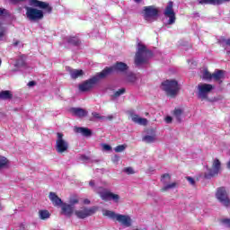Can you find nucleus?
Listing matches in <instances>:
<instances>
[{"instance_id":"aec40b11","label":"nucleus","mask_w":230,"mask_h":230,"mask_svg":"<svg viewBox=\"0 0 230 230\" xmlns=\"http://www.w3.org/2000/svg\"><path fill=\"white\" fill-rule=\"evenodd\" d=\"M227 1L230 0H200L199 4H213L214 6H217L218 4H223Z\"/></svg>"},{"instance_id":"7c9ffc66","label":"nucleus","mask_w":230,"mask_h":230,"mask_svg":"<svg viewBox=\"0 0 230 230\" xmlns=\"http://www.w3.org/2000/svg\"><path fill=\"white\" fill-rule=\"evenodd\" d=\"M129 118L131 119L133 123H137V124L139 122V119L141 117H139V115L134 113L133 111H129Z\"/></svg>"},{"instance_id":"4c0bfd02","label":"nucleus","mask_w":230,"mask_h":230,"mask_svg":"<svg viewBox=\"0 0 230 230\" xmlns=\"http://www.w3.org/2000/svg\"><path fill=\"white\" fill-rule=\"evenodd\" d=\"M137 125H142L143 127H146V125H148V119L140 117V119H138V123H137Z\"/></svg>"},{"instance_id":"2eb2a0df","label":"nucleus","mask_w":230,"mask_h":230,"mask_svg":"<svg viewBox=\"0 0 230 230\" xmlns=\"http://www.w3.org/2000/svg\"><path fill=\"white\" fill-rule=\"evenodd\" d=\"M30 5L41 8L42 10H45L46 13H51L53 10V8L49 6V3L39 1V0H30Z\"/></svg>"},{"instance_id":"423d86ee","label":"nucleus","mask_w":230,"mask_h":230,"mask_svg":"<svg viewBox=\"0 0 230 230\" xmlns=\"http://www.w3.org/2000/svg\"><path fill=\"white\" fill-rule=\"evenodd\" d=\"M142 13L146 22H154L159 17V9L154 5L145 6Z\"/></svg>"},{"instance_id":"f704fd0d","label":"nucleus","mask_w":230,"mask_h":230,"mask_svg":"<svg viewBox=\"0 0 230 230\" xmlns=\"http://www.w3.org/2000/svg\"><path fill=\"white\" fill-rule=\"evenodd\" d=\"M124 173H127V175H134L136 172H134V169L132 167H126L123 169Z\"/></svg>"},{"instance_id":"3c124183","label":"nucleus","mask_w":230,"mask_h":230,"mask_svg":"<svg viewBox=\"0 0 230 230\" xmlns=\"http://www.w3.org/2000/svg\"><path fill=\"white\" fill-rule=\"evenodd\" d=\"M114 119V116H112V115H109L108 117H105V119Z\"/></svg>"},{"instance_id":"cd10ccee","label":"nucleus","mask_w":230,"mask_h":230,"mask_svg":"<svg viewBox=\"0 0 230 230\" xmlns=\"http://www.w3.org/2000/svg\"><path fill=\"white\" fill-rule=\"evenodd\" d=\"M51 217V214L48 210H40L39 211V217L40 220H48Z\"/></svg>"},{"instance_id":"4468645a","label":"nucleus","mask_w":230,"mask_h":230,"mask_svg":"<svg viewBox=\"0 0 230 230\" xmlns=\"http://www.w3.org/2000/svg\"><path fill=\"white\" fill-rule=\"evenodd\" d=\"M120 226L123 227H131L132 226V217L128 215L117 214L115 219Z\"/></svg>"},{"instance_id":"a18cd8bd","label":"nucleus","mask_w":230,"mask_h":230,"mask_svg":"<svg viewBox=\"0 0 230 230\" xmlns=\"http://www.w3.org/2000/svg\"><path fill=\"white\" fill-rule=\"evenodd\" d=\"M187 181L191 184L192 186L195 185V180L191 177H187Z\"/></svg>"},{"instance_id":"7ed1b4c3","label":"nucleus","mask_w":230,"mask_h":230,"mask_svg":"<svg viewBox=\"0 0 230 230\" xmlns=\"http://www.w3.org/2000/svg\"><path fill=\"white\" fill-rule=\"evenodd\" d=\"M163 91H164L167 96H171V98H175L179 93V83L176 80H166L162 83L161 85Z\"/></svg>"},{"instance_id":"412c9836","label":"nucleus","mask_w":230,"mask_h":230,"mask_svg":"<svg viewBox=\"0 0 230 230\" xmlns=\"http://www.w3.org/2000/svg\"><path fill=\"white\" fill-rule=\"evenodd\" d=\"M75 132L77 134H82V136H84L85 137H90V136L93 135L91 129L87 128H75Z\"/></svg>"},{"instance_id":"0eeeda50","label":"nucleus","mask_w":230,"mask_h":230,"mask_svg":"<svg viewBox=\"0 0 230 230\" xmlns=\"http://www.w3.org/2000/svg\"><path fill=\"white\" fill-rule=\"evenodd\" d=\"M68 150L69 142L64 138V135L62 133H57L56 152H58V154H67Z\"/></svg>"},{"instance_id":"f257e3e1","label":"nucleus","mask_w":230,"mask_h":230,"mask_svg":"<svg viewBox=\"0 0 230 230\" xmlns=\"http://www.w3.org/2000/svg\"><path fill=\"white\" fill-rule=\"evenodd\" d=\"M89 186L94 190L95 192L98 193L102 200H105V202H109L112 200L114 204H119V200H121V197L114 192L109 190V189H105L102 187H95L94 181H90Z\"/></svg>"},{"instance_id":"20e7f679","label":"nucleus","mask_w":230,"mask_h":230,"mask_svg":"<svg viewBox=\"0 0 230 230\" xmlns=\"http://www.w3.org/2000/svg\"><path fill=\"white\" fill-rule=\"evenodd\" d=\"M205 179H210V177H217L220 172H222V162L218 158H214L212 161L211 168L205 166Z\"/></svg>"},{"instance_id":"9b49d317","label":"nucleus","mask_w":230,"mask_h":230,"mask_svg":"<svg viewBox=\"0 0 230 230\" xmlns=\"http://www.w3.org/2000/svg\"><path fill=\"white\" fill-rule=\"evenodd\" d=\"M216 198L219 202L222 203L223 206H226V208H229L230 199H229V196L227 195V190H226V188L224 187L218 188L216 192Z\"/></svg>"},{"instance_id":"09e8293b","label":"nucleus","mask_w":230,"mask_h":230,"mask_svg":"<svg viewBox=\"0 0 230 230\" xmlns=\"http://www.w3.org/2000/svg\"><path fill=\"white\" fill-rule=\"evenodd\" d=\"M24 0H10L11 3H13V4H17V3H21Z\"/></svg>"},{"instance_id":"e433bc0d","label":"nucleus","mask_w":230,"mask_h":230,"mask_svg":"<svg viewBox=\"0 0 230 230\" xmlns=\"http://www.w3.org/2000/svg\"><path fill=\"white\" fill-rule=\"evenodd\" d=\"M78 204V197L73 196L69 199V205L74 207L75 205Z\"/></svg>"},{"instance_id":"864d4df0","label":"nucleus","mask_w":230,"mask_h":230,"mask_svg":"<svg viewBox=\"0 0 230 230\" xmlns=\"http://www.w3.org/2000/svg\"><path fill=\"white\" fill-rule=\"evenodd\" d=\"M84 204H91V200L86 199L84 200Z\"/></svg>"},{"instance_id":"ea45409f","label":"nucleus","mask_w":230,"mask_h":230,"mask_svg":"<svg viewBox=\"0 0 230 230\" xmlns=\"http://www.w3.org/2000/svg\"><path fill=\"white\" fill-rule=\"evenodd\" d=\"M101 146L104 152H111L112 150V147L108 144H102Z\"/></svg>"},{"instance_id":"ddd939ff","label":"nucleus","mask_w":230,"mask_h":230,"mask_svg":"<svg viewBox=\"0 0 230 230\" xmlns=\"http://www.w3.org/2000/svg\"><path fill=\"white\" fill-rule=\"evenodd\" d=\"M96 207L92 208H81L78 210L75 211V215L77 218H87V217H92V215H94L96 213Z\"/></svg>"},{"instance_id":"f3484780","label":"nucleus","mask_w":230,"mask_h":230,"mask_svg":"<svg viewBox=\"0 0 230 230\" xmlns=\"http://www.w3.org/2000/svg\"><path fill=\"white\" fill-rule=\"evenodd\" d=\"M61 210L62 215H65L66 217H71L73 215V212L75 211V208L67 203H63L61 205Z\"/></svg>"},{"instance_id":"c9c22d12","label":"nucleus","mask_w":230,"mask_h":230,"mask_svg":"<svg viewBox=\"0 0 230 230\" xmlns=\"http://www.w3.org/2000/svg\"><path fill=\"white\" fill-rule=\"evenodd\" d=\"M121 94H125V88L119 89L117 92H115L113 94V98H119Z\"/></svg>"},{"instance_id":"6e6552de","label":"nucleus","mask_w":230,"mask_h":230,"mask_svg":"<svg viewBox=\"0 0 230 230\" xmlns=\"http://www.w3.org/2000/svg\"><path fill=\"white\" fill-rule=\"evenodd\" d=\"M128 69V66L123 62H118L116 65H114L111 67H106L101 72V76L107 77L111 73H114V71H127Z\"/></svg>"},{"instance_id":"37998d69","label":"nucleus","mask_w":230,"mask_h":230,"mask_svg":"<svg viewBox=\"0 0 230 230\" xmlns=\"http://www.w3.org/2000/svg\"><path fill=\"white\" fill-rule=\"evenodd\" d=\"M92 116H93V118H95V119H105V117L100 115V113H98V112H93Z\"/></svg>"},{"instance_id":"a211bd4d","label":"nucleus","mask_w":230,"mask_h":230,"mask_svg":"<svg viewBox=\"0 0 230 230\" xmlns=\"http://www.w3.org/2000/svg\"><path fill=\"white\" fill-rule=\"evenodd\" d=\"M49 200H51L53 206L60 207L63 205L62 199L55 192H50L49 195Z\"/></svg>"},{"instance_id":"c756f323","label":"nucleus","mask_w":230,"mask_h":230,"mask_svg":"<svg viewBox=\"0 0 230 230\" xmlns=\"http://www.w3.org/2000/svg\"><path fill=\"white\" fill-rule=\"evenodd\" d=\"M6 166H8V159L3 155H0V170L6 168Z\"/></svg>"},{"instance_id":"2f4dec72","label":"nucleus","mask_w":230,"mask_h":230,"mask_svg":"<svg viewBox=\"0 0 230 230\" xmlns=\"http://www.w3.org/2000/svg\"><path fill=\"white\" fill-rule=\"evenodd\" d=\"M177 186V182H172V183H169L167 185H164L163 188H162V191H168V190H173L175 189V187Z\"/></svg>"},{"instance_id":"f8f14e48","label":"nucleus","mask_w":230,"mask_h":230,"mask_svg":"<svg viewBox=\"0 0 230 230\" xmlns=\"http://www.w3.org/2000/svg\"><path fill=\"white\" fill-rule=\"evenodd\" d=\"M213 91V85L208 84H200L198 85V98L199 100H208V94Z\"/></svg>"},{"instance_id":"393cba45","label":"nucleus","mask_w":230,"mask_h":230,"mask_svg":"<svg viewBox=\"0 0 230 230\" xmlns=\"http://www.w3.org/2000/svg\"><path fill=\"white\" fill-rule=\"evenodd\" d=\"M102 215L103 217H107V218H111V220H116L118 217V214H116V212L107 209L102 210Z\"/></svg>"},{"instance_id":"4be33fe9","label":"nucleus","mask_w":230,"mask_h":230,"mask_svg":"<svg viewBox=\"0 0 230 230\" xmlns=\"http://www.w3.org/2000/svg\"><path fill=\"white\" fill-rule=\"evenodd\" d=\"M173 118L181 123V121H182V118H184V111L181 109H175L173 111Z\"/></svg>"},{"instance_id":"1a4fd4ad","label":"nucleus","mask_w":230,"mask_h":230,"mask_svg":"<svg viewBox=\"0 0 230 230\" xmlns=\"http://www.w3.org/2000/svg\"><path fill=\"white\" fill-rule=\"evenodd\" d=\"M26 10V17L29 21H40V19L44 18V12L41 10L25 6Z\"/></svg>"},{"instance_id":"b1692460","label":"nucleus","mask_w":230,"mask_h":230,"mask_svg":"<svg viewBox=\"0 0 230 230\" xmlns=\"http://www.w3.org/2000/svg\"><path fill=\"white\" fill-rule=\"evenodd\" d=\"M71 78L75 80V78H80V76H84V70H77V69H70L69 70Z\"/></svg>"},{"instance_id":"79ce46f5","label":"nucleus","mask_w":230,"mask_h":230,"mask_svg":"<svg viewBox=\"0 0 230 230\" xmlns=\"http://www.w3.org/2000/svg\"><path fill=\"white\" fill-rule=\"evenodd\" d=\"M221 224L225 226V227H229L230 228V219L229 218H224L221 220Z\"/></svg>"},{"instance_id":"dca6fc26","label":"nucleus","mask_w":230,"mask_h":230,"mask_svg":"<svg viewBox=\"0 0 230 230\" xmlns=\"http://www.w3.org/2000/svg\"><path fill=\"white\" fill-rule=\"evenodd\" d=\"M142 141L144 143H146L147 145H151L152 143H157V141H159V138L157 137V135H155V133L153 132L145 135L142 137Z\"/></svg>"},{"instance_id":"a878e982","label":"nucleus","mask_w":230,"mask_h":230,"mask_svg":"<svg viewBox=\"0 0 230 230\" xmlns=\"http://www.w3.org/2000/svg\"><path fill=\"white\" fill-rule=\"evenodd\" d=\"M212 78L216 80V82H220V80H223L224 78V71L223 70H218L212 74Z\"/></svg>"},{"instance_id":"c85d7f7f","label":"nucleus","mask_w":230,"mask_h":230,"mask_svg":"<svg viewBox=\"0 0 230 230\" xmlns=\"http://www.w3.org/2000/svg\"><path fill=\"white\" fill-rule=\"evenodd\" d=\"M66 40L69 44H73L74 46H78L80 44V40L77 37H68Z\"/></svg>"},{"instance_id":"6e6d98bb","label":"nucleus","mask_w":230,"mask_h":230,"mask_svg":"<svg viewBox=\"0 0 230 230\" xmlns=\"http://www.w3.org/2000/svg\"><path fill=\"white\" fill-rule=\"evenodd\" d=\"M135 1V3H140L141 2V0H134Z\"/></svg>"},{"instance_id":"a19ab883","label":"nucleus","mask_w":230,"mask_h":230,"mask_svg":"<svg viewBox=\"0 0 230 230\" xmlns=\"http://www.w3.org/2000/svg\"><path fill=\"white\" fill-rule=\"evenodd\" d=\"M127 80H128V82H130L131 84H134V82H136V80H137V78L136 77V75L130 74V75L128 76Z\"/></svg>"},{"instance_id":"c03bdc74","label":"nucleus","mask_w":230,"mask_h":230,"mask_svg":"<svg viewBox=\"0 0 230 230\" xmlns=\"http://www.w3.org/2000/svg\"><path fill=\"white\" fill-rule=\"evenodd\" d=\"M164 179H167V181H170V174L165 173L162 176V182H166V181H164Z\"/></svg>"},{"instance_id":"5fc2aeb1","label":"nucleus","mask_w":230,"mask_h":230,"mask_svg":"<svg viewBox=\"0 0 230 230\" xmlns=\"http://www.w3.org/2000/svg\"><path fill=\"white\" fill-rule=\"evenodd\" d=\"M19 44H21V41L17 40L13 43V46H19Z\"/></svg>"},{"instance_id":"bb28decb","label":"nucleus","mask_w":230,"mask_h":230,"mask_svg":"<svg viewBox=\"0 0 230 230\" xmlns=\"http://www.w3.org/2000/svg\"><path fill=\"white\" fill-rule=\"evenodd\" d=\"M12 92L11 91H2L0 92V100H12Z\"/></svg>"},{"instance_id":"603ef678","label":"nucleus","mask_w":230,"mask_h":230,"mask_svg":"<svg viewBox=\"0 0 230 230\" xmlns=\"http://www.w3.org/2000/svg\"><path fill=\"white\" fill-rule=\"evenodd\" d=\"M119 160V157L118 155H115L113 158V163H116Z\"/></svg>"},{"instance_id":"39448f33","label":"nucleus","mask_w":230,"mask_h":230,"mask_svg":"<svg viewBox=\"0 0 230 230\" xmlns=\"http://www.w3.org/2000/svg\"><path fill=\"white\" fill-rule=\"evenodd\" d=\"M102 78H105V76H102V72L98 73L92 78L79 84V91H81V93H87V91H91V89H93L94 85H96V84H98V82Z\"/></svg>"},{"instance_id":"6ab92c4d","label":"nucleus","mask_w":230,"mask_h":230,"mask_svg":"<svg viewBox=\"0 0 230 230\" xmlns=\"http://www.w3.org/2000/svg\"><path fill=\"white\" fill-rule=\"evenodd\" d=\"M70 112L78 118H84V116H87V111L81 108H72Z\"/></svg>"},{"instance_id":"8fccbe9b","label":"nucleus","mask_w":230,"mask_h":230,"mask_svg":"<svg viewBox=\"0 0 230 230\" xmlns=\"http://www.w3.org/2000/svg\"><path fill=\"white\" fill-rule=\"evenodd\" d=\"M35 85V81H31L28 83V87H33Z\"/></svg>"},{"instance_id":"58836bf2","label":"nucleus","mask_w":230,"mask_h":230,"mask_svg":"<svg viewBox=\"0 0 230 230\" xmlns=\"http://www.w3.org/2000/svg\"><path fill=\"white\" fill-rule=\"evenodd\" d=\"M4 35H6V29L0 27V40H4Z\"/></svg>"},{"instance_id":"473e14b6","label":"nucleus","mask_w":230,"mask_h":230,"mask_svg":"<svg viewBox=\"0 0 230 230\" xmlns=\"http://www.w3.org/2000/svg\"><path fill=\"white\" fill-rule=\"evenodd\" d=\"M202 78L203 80H211V78H213V75H211L208 70H204Z\"/></svg>"},{"instance_id":"49530a36","label":"nucleus","mask_w":230,"mask_h":230,"mask_svg":"<svg viewBox=\"0 0 230 230\" xmlns=\"http://www.w3.org/2000/svg\"><path fill=\"white\" fill-rule=\"evenodd\" d=\"M6 13V9L0 8V17H3Z\"/></svg>"},{"instance_id":"f03ea898","label":"nucleus","mask_w":230,"mask_h":230,"mask_svg":"<svg viewBox=\"0 0 230 230\" xmlns=\"http://www.w3.org/2000/svg\"><path fill=\"white\" fill-rule=\"evenodd\" d=\"M152 57V52L146 49V46L142 42L137 43V53L135 55L136 66H143L148 63V59Z\"/></svg>"},{"instance_id":"72a5a7b5","label":"nucleus","mask_w":230,"mask_h":230,"mask_svg":"<svg viewBox=\"0 0 230 230\" xmlns=\"http://www.w3.org/2000/svg\"><path fill=\"white\" fill-rule=\"evenodd\" d=\"M127 148V145H120V146H117L114 150L115 152H117V154H119L121 152H125Z\"/></svg>"},{"instance_id":"4d7b16f0","label":"nucleus","mask_w":230,"mask_h":230,"mask_svg":"<svg viewBox=\"0 0 230 230\" xmlns=\"http://www.w3.org/2000/svg\"><path fill=\"white\" fill-rule=\"evenodd\" d=\"M3 209V207L0 205V211Z\"/></svg>"},{"instance_id":"5701e85b","label":"nucleus","mask_w":230,"mask_h":230,"mask_svg":"<svg viewBox=\"0 0 230 230\" xmlns=\"http://www.w3.org/2000/svg\"><path fill=\"white\" fill-rule=\"evenodd\" d=\"M25 60H26V56H20L16 60V62L14 63V67H16V69H21V67H24Z\"/></svg>"},{"instance_id":"de8ad7c7","label":"nucleus","mask_w":230,"mask_h":230,"mask_svg":"<svg viewBox=\"0 0 230 230\" xmlns=\"http://www.w3.org/2000/svg\"><path fill=\"white\" fill-rule=\"evenodd\" d=\"M172 117L171 116H167L166 118H165V123H172Z\"/></svg>"},{"instance_id":"9d476101","label":"nucleus","mask_w":230,"mask_h":230,"mask_svg":"<svg viewBox=\"0 0 230 230\" xmlns=\"http://www.w3.org/2000/svg\"><path fill=\"white\" fill-rule=\"evenodd\" d=\"M164 17H167L168 22L167 24L172 25L175 24V21L177 20V17L175 16V11H173V2L170 1L168 2L164 11Z\"/></svg>"},{"instance_id":"13d9d810","label":"nucleus","mask_w":230,"mask_h":230,"mask_svg":"<svg viewBox=\"0 0 230 230\" xmlns=\"http://www.w3.org/2000/svg\"><path fill=\"white\" fill-rule=\"evenodd\" d=\"M1 64H2V61H1V59H0V66H1Z\"/></svg>"}]
</instances>
